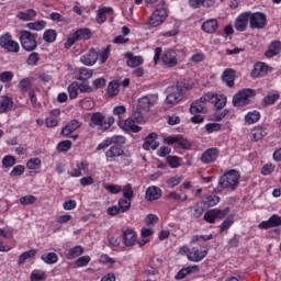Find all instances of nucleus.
Masks as SVG:
<instances>
[{
  "instance_id": "f03ea898",
  "label": "nucleus",
  "mask_w": 281,
  "mask_h": 281,
  "mask_svg": "<svg viewBox=\"0 0 281 281\" xmlns=\"http://www.w3.org/2000/svg\"><path fill=\"white\" fill-rule=\"evenodd\" d=\"M115 124L113 116H105L101 112L92 113L89 122L90 128H98V131H109Z\"/></svg>"
},
{
  "instance_id": "c85d7f7f",
  "label": "nucleus",
  "mask_w": 281,
  "mask_h": 281,
  "mask_svg": "<svg viewBox=\"0 0 281 281\" xmlns=\"http://www.w3.org/2000/svg\"><path fill=\"white\" fill-rule=\"evenodd\" d=\"M190 113L191 115H196L199 113L205 115V113H207V105H204L199 101H194L190 106Z\"/></svg>"
},
{
  "instance_id": "a19ab883",
  "label": "nucleus",
  "mask_w": 281,
  "mask_h": 281,
  "mask_svg": "<svg viewBox=\"0 0 281 281\" xmlns=\"http://www.w3.org/2000/svg\"><path fill=\"white\" fill-rule=\"evenodd\" d=\"M205 212V202H198L193 206V217L201 218Z\"/></svg>"
},
{
  "instance_id": "79ce46f5",
  "label": "nucleus",
  "mask_w": 281,
  "mask_h": 281,
  "mask_svg": "<svg viewBox=\"0 0 281 281\" xmlns=\"http://www.w3.org/2000/svg\"><path fill=\"white\" fill-rule=\"evenodd\" d=\"M47 25V22L44 20H38L36 22H31L26 24V27L29 30H34L35 32H41V30H45V26Z\"/></svg>"
},
{
  "instance_id": "c03bdc74",
  "label": "nucleus",
  "mask_w": 281,
  "mask_h": 281,
  "mask_svg": "<svg viewBox=\"0 0 281 281\" xmlns=\"http://www.w3.org/2000/svg\"><path fill=\"white\" fill-rule=\"evenodd\" d=\"M234 225V215L226 217L223 223L220 225V234H223L226 229H229Z\"/></svg>"
},
{
  "instance_id": "6ab92c4d",
  "label": "nucleus",
  "mask_w": 281,
  "mask_h": 281,
  "mask_svg": "<svg viewBox=\"0 0 281 281\" xmlns=\"http://www.w3.org/2000/svg\"><path fill=\"white\" fill-rule=\"evenodd\" d=\"M157 133H150L144 140V150H148L149 148H151V150H157V148H159V142H157Z\"/></svg>"
},
{
  "instance_id": "1a4fd4ad",
  "label": "nucleus",
  "mask_w": 281,
  "mask_h": 281,
  "mask_svg": "<svg viewBox=\"0 0 281 281\" xmlns=\"http://www.w3.org/2000/svg\"><path fill=\"white\" fill-rule=\"evenodd\" d=\"M166 9H156L149 18V25H151V27H159V25L166 21Z\"/></svg>"
},
{
  "instance_id": "680f3d73",
  "label": "nucleus",
  "mask_w": 281,
  "mask_h": 281,
  "mask_svg": "<svg viewBox=\"0 0 281 281\" xmlns=\"http://www.w3.org/2000/svg\"><path fill=\"white\" fill-rule=\"evenodd\" d=\"M32 87V81L30 78H24L19 82V89L21 91H29V89Z\"/></svg>"
},
{
  "instance_id": "412c9836",
  "label": "nucleus",
  "mask_w": 281,
  "mask_h": 281,
  "mask_svg": "<svg viewBox=\"0 0 281 281\" xmlns=\"http://www.w3.org/2000/svg\"><path fill=\"white\" fill-rule=\"evenodd\" d=\"M125 58L127 59L126 65L127 67H139L140 65H144V57L142 56H135V54L127 52L125 53Z\"/></svg>"
},
{
  "instance_id": "5fc2aeb1",
  "label": "nucleus",
  "mask_w": 281,
  "mask_h": 281,
  "mask_svg": "<svg viewBox=\"0 0 281 281\" xmlns=\"http://www.w3.org/2000/svg\"><path fill=\"white\" fill-rule=\"evenodd\" d=\"M212 102L215 103V108L221 110V109H224L225 104H227V98L225 97H216L214 95Z\"/></svg>"
},
{
  "instance_id": "a878e982",
  "label": "nucleus",
  "mask_w": 281,
  "mask_h": 281,
  "mask_svg": "<svg viewBox=\"0 0 281 281\" xmlns=\"http://www.w3.org/2000/svg\"><path fill=\"white\" fill-rule=\"evenodd\" d=\"M80 121L72 120L70 121L66 126L61 128V135H65V137H68V135H71L74 131H77V128H80Z\"/></svg>"
},
{
  "instance_id": "8fccbe9b",
  "label": "nucleus",
  "mask_w": 281,
  "mask_h": 281,
  "mask_svg": "<svg viewBox=\"0 0 281 281\" xmlns=\"http://www.w3.org/2000/svg\"><path fill=\"white\" fill-rule=\"evenodd\" d=\"M57 33L54 30H47L43 34L45 43H54L56 41Z\"/></svg>"
},
{
  "instance_id": "bb28decb",
  "label": "nucleus",
  "mask_w": 281,
  "mask_h": 281,
  "mask_svg": "<svg viewBox=\"0 0 281 281\" xmlns=\"http://www.w3.org/2000/svg\"><path fill=\"white\" fill-rule=\"evenodd\" d=\"M280 52H281V43L276 41L269 45L268 50L265 53V56L266 58H273V56H278Z\"/></svg>"
},
{
  "instance_id": "7c9ffc66",
  "label": "nucleus",
  "mask_w": 281,
  "mask_h": 281,
  "mask_svg": "<svg viewBox=\"0 0 281 281\" xmlns=\"http://www.w3.org/2000/svg\"><path fill=\"white\" fill-rule=\"evenodd\" d=\"M113 8L111 7H103L97 11V22L104 23L106 21V14H112Z\"/></svg>"
},
{
  "instance_id": "f8f14e48",
  "label": "nucleus",
  "mask_w": 281,
  "mask_h": 281,
  "mask_svg": "<svg viewBox=\"0 0 281 281\" xmlns=\"http://www.w3.org/2000/svg\"><path fill=\"white\" fill-rule=\"evenodd\" d=\"M221 154V150L216 147H212L206 149L202 156H201V161L202 164H214L216 159H218V155Z\"/></svg>"
},
{
  "instance_id": "e2e57ef3",
  "label": "nucleus",
  "mask_w": 281,
  "mask_h": 281,
  "mask_svg": "<svg viewBox=\"0 0 281 281\" xmlns=\"http://www.w3.org/2000/svg\"><path fill=\"white\" fill-rule=\"evenodd\" d=\"M131 119L136 123V124H142V122H144V113L142 112V110L135 111Z\"/></svg>"
},
{
  "instance_id": "9d476101",
  "label": "nucleus",
  "mask_w": 281,
  "mask_h": 281,
  "mask_svg": "<svg viewBox=\"0 0 281 281\" xmlns=\"http://www.w3.org/2000/svg\"><path fill=\"white\" fill-rule=\"evenodd\" d=\"M161 63L166 67H177L179 60L177 59V53L173 49L166 50L161 56Z\"/></svg>"
},
{
  "instance_id": "052dcab7",
  "label": "nucleus",
  "mask_w": 281,
  "mask_h": 281,
  "mask_svg": "<svg viewBox=\"0 0 281 281\" xmlns=\"http://www.w3.org/2000/svg\"><path fill=\"white\" fill-rule=\"evenodd\" d=\"M41 60V55L38 53H32L29 57H27V65L34 66L37 65L38 61Z\"/></svg>"
},
{
  "instance_id": "0e129e2a",
  "label": "nucleus",
  "mask_w": 281,
  "mask_h": 281,
  "mask_svg": "<svg viewBox=\"0 0 281 281\" xmlns=\"http://www.w3.org/2000/svg\"><path fill=\"white\" fill-rule=\"evenodd\" d=\"M23 172H25V167L22 165H18L10 172V177H21V175H23Z\"/></svg>"
},
{
  "instance_id": "4c0bfd02",
  "label": "nucleus",
  "mask_w": 281,
  "mask_h": 281,
  "mask_svg": "<svg viewBox=\"0 0 281 281\" xmlns=\"http://www.w3.org/2000/svg\"><path fill=\"white\" fill-rule=\"evenodd\" d=\"M260 121V112L258 111H252V112H248L246 115H245V122L246 124H256V122H259Z\"/></svg>"
},
{
  "instance_id": "c9c22d12",
  "label": "nucleus",
  "mask_w": 281,
  "mask_h": 281,
  "mask_svg": "<svg viewBox=\"0 0 281 281\" xmlns=\"http://www.w3.org/2000/svg\"><path fill=\"white\" fill-rule=\"evenodd\" d=\"M280 100V93L276 92H269L262 100V106L267 108V106H271L272 104H276V101Z\"/></svg>"
},
{
  "instance_id": "37998d69",
  "label": "nucleus",
  "mask_w": 281,
  "mask_h": 281,
  "mask_svg": "<svg viewBox=\"0 0 281 281\" xmlns=\"http://www.w3.org/2000/svg\"><path fill=\"white\" fill-rule=\"evenodd\" d=\"M16 165V157L12 155H7L2 158L3 168H12Z\"/></svg>"
},
{
  "instance_id": "dca6fc26",
  "label": "nucleus",
  "mask_w": 281,
  "mask_h": 281,
  "mask_svg": "<svg viewBox=\"0 0 281 281\" xmlns=\"http://www.w3.org/2000/svg\"><path fill=\"white\" fill-rule=\"evenodd\" d=\"M269 71V66L267 64L259 61L255 64L254 69L250 74L251 78H265Z\"/></svg>"
},
{
  "instance_id": "ea45409f",
  "label": "nucleus",
  "mask_w": 281,
  "mask_h": 281,
  "mask_svg": "<svg viewBox=\"0 0 281 281\" xmlns=\"http://www.w3.org/2000/svg\"><path fill=\"white\" fill-rule=\"evenodd\" d=\"M38 251L36 249H31L29 251H24L19 256L18 265H25V260H30V258H34Z\"/></svg>"
},
{
  "instance_id": "f257e3e1",
  "label": "nucleus",
  "mask_w": 281,
  "mask_h": 281,
  "mask_svg": "<svg viewBox=\"0 0 281 281\" xmlns=\"http://www.w3.org/2000/svg\"><path fill=\"white\" fill-rule=\"evenodd\" d=\"M238 186H240V173L233 169L220 177L217 190H231L234 192Z\"/></svg>"
},
{
  "instance_id": "f3484780",
  "label": "nucleus",
  "mask_w": 281,
  "mask_h": 281,
  "mask_svg": "<svg viewBox=\"0 0 281 281\" xmlns=\"http://www.w3.org/2000/svg\"><path fill=\"white\" fill-rule=\"evenodd\" d=\"M150 106H155V101H153V97L145 95L138 99L137 101V110L144 111L148 113L150 111Z\"/></svg>"
},
{
  "instance_id": "864d4df0",
  "label": "nucleus",
  "mask_w": 281,
  "mask_h": 281,
  "mask_svg": "<svg viewBox=\"0 0 281 281\" xmlns=\"http://www.w3.org/2000/svg\"><path fill=\"white\" fill-rule=\"evenodd\" d=\"M167 164H169V166L172 169L179 168V166H181V158H179L177 156H168L167 157Z\"/></svg>"
},
{
  "instance_id": "39448f33",
  "label": "nucleus",
  "mask_w": 281,
  "mask_h": 281,
  "mask_svg": "<svg viewBox=\"0 0 281 281\" xmlns=\"http://www.w3.org/2000/svg\"><path fill=\"white\" fill-rule=\"evenodd\" d=\"M248 20L251 30H265L267 27V15L262 12L248 11Z\"/></svg>"
},
{
  "instance_id": "13d9d810",
  "label": "nucleus",
  "mask_w": 281,
  "mask_h": 281,
  "mask_svg": "<svg viewBox=\"0 0 281 281\" xmlns=\"http://www.w3.org/2000/svg\"><path fill=\"white\" fill-rule=\"evenodd\" d=\"M40 167H41L40 158H33L26 162V168H29V170H37V168Z\"/></svg>"
},
{
  "instance_id": "774afa93",
  "label": "nucleus",
  "mask_w": 281,
  "mask_h": 281,
  "mask_svg": "<svg viewBox=\"0 0 281 281\" xmlns=\"http://www.w3.org/2000/svg\"><path fill=\"white\" fill-rule=\"evenodd\" d=\"M206 133H216L221 131V124L218 123H209L205 125Z\"/></svg>"
},
{
  "instance_id": "c756f323",
  "label": "nucleus",
  "mask_w": 281,
  "mask_h": 281,
  "mask_svg": "<svg viewBox=\"0 0 281 281\" xmlns=\"http://www.w3.org/2000/svg\"><path fill=\"white\" fill-rule=\"evenodd\" d=\"M109 98L120 95V82L117 80L110 81L106 88Z\"/></svg>"
},
{
  "instance_id": "ddd939ff",
  "label": "nucleus",
  "mask_w": 281,
  "mask_h": 281,
  "mask_svg": "<svg viewBox=\"0 0 281 281\" xmlns=\"http://www.w3.org/2000/svg\"><path fill=\"white\" fill-rule=\"evenodd\" d=\"M247 25H249V13L248 11L239 14L234 23V27L237 32H246Z\"/></svg>"
},
{
  "instance_id": "0eeeda50",
  "label": "nucleus",
  "mask_w": 281,
  "mask_h": 281,
  "mask_svg": "<svg viewBox=\"0 0 281 281\" xmlns=\"http://www.w3.org/2000/svg\"><path fill=\"white\" fill-rule=\"evenodd\" d=\"M227 214H229V207L224 210L211 209L204 213V221H206V223H216V221L225 218Z\"/></svg>"
},
{
  "instance_id": "4d7b16f0",
  "label": "nucleus",
  "mask_w": 281,
  "mask_h": 281,
  "mask_svg": "<svg viewBox=\"0 0 281 281\" xmlns=\"http://www.w3.org/2000/svg\"><path fill=\"white\" fill-rule=\"evenodd\" d=\"M123 192V196L124 199L131 200L134 196V192H133V186L131 184H126L123 187V189H121Z\"/></svg>"
},
{
  "instance_id": "69168bd1",
  "label": "nucleus",
  "mask_w": 281,
  "mask_h": 281,
  "mask_svg": "<svg viewBox=\"0 0 281 281\" xmlns=\"http://www.w3.org/2000/svg\"><path fill=\"white\" fill-rule=\"evenodd\" d=\"M12 78H14V74H12V71H4L0 74V82H12Z\"/></svg>"
},
{
  "instance_id": "5701e85b",
  "label": "nucleus",
  "mask_w": 281,
  "mask_h": 281,
  "mask_svg": "<svg viewBox=\"0 0 281 281\" xmlns=\"http://www.w3.org/2000/svg\"><path fill=\"white\" fill-rule=\"evenodd\" d=\"M202 30L205 34H216L218 30V20L210 19L202 23Z\"/></svg>"
},
{
  "instance_id": "de8ad7c7",
  "label": "nucleus",
  "mask_w": 281,
  "mask_h": 281,
  "mask_svg": "<svg viewBox=\"0 0 281 281\" xmlns=\"http://www.w3.org/2000/svg\"><path fill=\"white\" fill-rule=\"evenodd\" d=\"M78 91H80L78 82L75 81L68 86V93L70 100H75V98H78Z\"/></svg>"
},
{
  "instance_id": "6e6552de",
  "label": "nucleus",
  "mask_w": 281,
  "mask_h": 281,
  "mask_svg": "<svg viewBox=\"0 0 281 281\" xmlns=\"http://www.w3.org/2000/svg\"><path fill=\"white\" fill-rule=\"evenodd\" d=\"M167 93H168L166 98L167 104H178V102H181L183 90L179 85H176L167 88Z\"/></svg>"
},
{
  "instance_id": "58836bf2",
  "label": "nucleus",
  "mask_w": 281,
  "mask_h": 281,
  "mask_svg": "<svg viewBox=\"0 0 281 281\" xmlns=\"http://www.w3.org/2000/svg\"><path fill=\"white\" fill-rule=\"evenodd\" d=\"M41 259L46 265H56L58 262V255L56 252H47L42 255Z\"/></svg>"
},
{
  "instance_id": "9b49d317",
  "label": "nucleus",
  "mask_w": 281,
  "mask_h": 281,
  "mask_svg": "<svg viewBox=\"0 0 281 281\" xmlns=\"http://www.w3.org/2000/svg\"><path fill=\"white\" fill-rule=\"evenodd\" d=\"M119 126L127 133H139V131H142V127L137 126V123L132 117L120 120Z\"/></svg>"
},
{
  "instance_id": "2eb2a0df",
  "label": "nucleus",
  "mask_w": 281,
  "mask_h": 281,
  "mask_svg": "<svg viewBox=\"0 0 281 281\" xmlns=\"http://www.w3.org/2000/svg\"><path fill=\"white\" fill-rule=\"evenodd\" d=\"M281 226V216L278 214H273L269 217L268 221H262L258 227L259 229H271L273 227H280Z\"/></svg>"
},
{
  "instance_id": "20e7f679",
  "label": "nucleus",
  "mask_w": 281,
  "mask_h": 281,
  "mask_svg": "<svg viewBox=\"0 0 281 281\" xmlns=\"http://www.w3.org/2000/svg\"><path fill=\"white\" fill-rule=\"evenodd\" d=\"M19 41L21 43L22 49L25 52H34V49L38 47V43L36 42V34L30 31H21Z\"/></svg>"
},
{
  "instance_id": "49530a36",
  "label": "nucleus",
  "mask_w": 281,
  "mask_h": 281,
  "mask_svg": "<svg viewBox=\"0 0 281 281\" xmlns=\"http://www.w3.org/2000/svg\"><path fill=\"white\" fill-rule=\"evenodd\" d=\"M119 209H120L121 214L128 212L131 210V200L120 199L119 200Z\"/></svg>"
},
{
  "instance_id": "423d86ee",
  "label": "nucleus",
  "mask_w": 281,
  "mask_h": 281,
  "mask_svg": "<svg viewBox=\"0 0 281 281\" xmlns=\"http://www.w3.org/2000/svg\"><path fill=\"white\" fill-rule=\"evenodd\" d=\"M0 47L8 50L10 54H19L21 50V45H19V42L12 40V35L10 33H5L0 36Z\"/></svg>"
},
{
  "instance_id": "603ef678",
  "label": "nucleus",
  "mask_w": 281,
  "mask_h": 281,
  "mask_svg": "<svg viewBox=\"0 0 281 281\" xmlns=\"http://www.w3.org/2000/svg\"><path fill=\"white\" fill-rule=\"evenodd\" d=\"M36 201H37V198L34 195H24L20 198L21 205H34Z\"/></svg>"
},
{
  "instance_id": "4be33fe9",
  "label": "nucleus",
  "mask_w": 281,
  "mask_h": 281,
  "mask_svg": "<svg viewBox=\"0 0 281 281\" xmlns=\"http://www.w3.org/2000/svg\"><path fill=\"white\" fill-rule=\"evenodd\" d=\"M123 243L125 247H133L137 243V233L133 229H126L123 232Z\"/></svg>"
},
{
  "instance_id": "4468645a",
  "label": "nucleus",
  "mask_w": 281,
  "mask_h": 281,
  "mask_svg": "<svg viewBox=\"0 0 281 281\" xmlns=\"http://www.w3.org/2000/svg\"><path fill=\"white\" fill-rule=\"evenodd\" d=\"M105 157H106L108 161H115V158H117V157H131V155H126L124 153V149H122V146L113 145L105 153Z\"/></svg>"
},
{
  "instance_id": "338daca9",
  "label": "nucleus",
  "mask_w": 281,
  "mask_h": 281,
  "mask_svg": "<svg viewBox=\"0 0 281 281\" xmlns=\"http://www.w3.org/2000/svg\"><path fill=\"white\" fill-rule=\"evenodd\" d=\"M89 262H91V257L89 256H82L76 260L77 267H87Z\"/></svg>"
},
{
  "instance_id": "cd10ccee",
  "label": "nucleus",
  "mask_w": 281,
  "mask_h": 281,
  "mask_svg": "<svg viewBox=\"0 0 281 281\" xmlns=\"http://www.w3.org/2000/svg\"><path fill=\"white\" fill-rule=\"evenodd\" d=\"M36 10L34 9H29L26 11H20L16 14V18L20 21H34V19H36Z\"/></svg>"
},
{
  "instance_id": "3c124183",
  "label": "nucleus",
  "mask_w": 281,
  "mask_h": 281,
  "mask_svg": "<svg viewBox=\"0 0 281 281\" xmlns=\"http://www.w3.org/2000/svg\"><path fill=\"white\" fill-rule=\"evenodd\" d=\"M168 199H172V201H177L179 203L181 201L182 202L188 201V195H186V193L183 192H180V193L171 192L168 194Z\"/></svg>"
},
{
  "instance_id": "6e6d98bb",
  "label": "nucleus",
  "mask_w": 281,
  "mask_h": 281,
  "mask_svg": "<svg viewBox=\"0 0 281 281\" xmlns=\"http://www.w3.org/2000/svg\"><path fill=\"white\" fill-rule=\"evenodd\" d=\"M41 280H45V271L33 270L31 273V281H41Z\"/></svg>"
},
{
  "instance_id": "aec40b11",
  "label": "nucleus",
  "mask_w": 281,
  "mask_h": 281,
  "mask_svg": "<svg viewBox=\"0 0 281 281\" xmlns=\"http://www.w3.org/2000/svg\"><path fill=\"white\" fill-rule=\"evenodd\" d=\"M205 256H207V250H199L198 248H192L187 254L188 260L191 262H201Z\"/></svg>"
},
{
  "instance_id": "a18cd8bd",
  "label": "nucleus",
  "mask_w": 281,
  "mask_h": 281,
  "mask_svg": "<svg viewBox=\"0 0 281 281\" xmlns=\"http://www.w3.org/2000/svg\"><path fill=\"white\" fill-rule=\"evenodd\" d=\"M93 76V70L89 69V68H80L79 69V78L78 80H89V78H91Z\"/></svg>"
},
{
  "instance_id": "bf43d9fd",
  "label": "nucleus",
  "mask_w": 281,
  "mask_h": 281,
  "mask_svg": "<svg viewBox=\"0 0 281 281\" xmlns=\"http://www.w3.org/2000/svg\"><path fill=\"white\" fill-rule=\"evenodd\" d=\"M177 144L179 148H183L184 150L192 148V144L190 143V140L183 137H178Z\"/></svg>"
},
{
  "instance_id": "e433bc0d",
  "label": "nucleus",
  "mask_w": 281,
  "mask_h": 281,
  "mask_svg": "<svg viewBox=\"0 0 281 281\" xmlns=\"http://www.w3.org/2000/svg\"><path fill=\"white\" fill-rule=\"evenodd\" d=\"M77 41H89L91 38V30L89 29H79L75 32Z\"/></svg>"
},
{
  "instance_id": "f704fd0d",
  "label": "nucleus",
  "mask_w": 281,
  "mask_h": 281,
  "mask_svg": "<svg viewBox=\"0 0 281 281\" xmlns=\"http://www.w3.org/2000/svg\"><path fill=\"white\" fill-rule=\"evenodd\" d=\"M194 271H199V266H191V267L181 269L176 274V280H183V278H188V276H190V273H194Z\"/></svg>"
},
{
  "instance_id": "2f4dec72",
  "label": "nucleus",
  "mask_w": 281,
  "mask_h": 281,
  "mask_svg": "<svg viewBox=\"0 0 281 281\" xmlns=\"http://www.w3.org/2000/svg\"><path fill=\"white\" fill-rule=\"evenodd\" d=\"M82 254H85V248H82V246H75L68 250L66 258L67 260H74L82 256Z\"/></svg>"
},
{
  "instance_id": "09e8293b",
  "label": "nucleus",
  "mask_w": 281,
  "mask_h": 281,
  "mask_svg": "<svg viewBox=\"0 0 281 281\" xmlns=\"http://www.w3.org/2000/svg\"><path fill=\"white\" fill-rule=\"evenodd\" d=\"M72 143L71 140H61L57 145L58 153H67L71 149Z\"/></svg>"
},
{
  "instance_id": "7ed1b4c3",
  "label": "nucleus",
  "mask_w": 281,
  "mask_h": 281,
  "mask_svg": "<svg viewBox=\"0 0 281 281\" xmlns=\"http://www.w3.org/2000/svg\"><path fill=\"white\" fill-rule=\"evenodd\" d=\"M256 97V90L244 88L239 90L233 97V106L241 108V106H249L251 104V99Z\"/></svg>"
},
{
  "instance_id": "473e14b6",
  "label": "nucleus",
  "mask_w": 281,
  "mask_h": 281,
  "mask_svg": "<svg viewBox=\"0 0 281 281\" xmlns=\"http://www.w3.org/2000/svg\"><path fill=\"white\" fill-rule=\"evenodd\" d=\"M12 106H14V101L10 97H4L0 102V114L8 113V111H12Z\"/></svg>"
},
{
  "instance_id": "b1692460",
  "label": "nucleus",
  "mask_w": 281,
  "mask_h": 281,
  "mask_svg": "<svg viewBox=\"0 0 281 281\" xmlns=\"http://www.w3.org/2000/svg\"><path fill=\"white\" fill-rule=\"evenodd\" d=\"M222 80L227 85V87H234L236 80V71L232 68H227L222 74Z\"/></svg>"
},
{
  "instance_id": "a211bd4d",
  "label": "nucleus",
  "mask_w": 281,
  "mask_h": 281,
  "mask_svg": "<svg viewBox=\"0 0 281 281\" xmlns=\"http://www.w3.org/2000/svg\"><path fill=\"white\" fill-rule=\"evenodd\" d=\"M80 61L87 67L95 65L98 63V52L91 48L88 54L81 56Z\"/></svg>"
},
{
  "instance_id": "72a5a7b5",
  "label": "nucleus",
  "mask_w": 281,
  "mask_h": 281,
  "mask_svg": "<svg viewBox=\"0 0 281 281\" xmlns=\"http://www.w3.org/2000/svg\"><path fill=\"white\" fill-rule=\"evenodd\" d=\"M262 137H267V130H265V127L257 126L251 131L252 142H260Z\"/></svg>"
},
{
  "instance_id": "393cba45",
  "label": "nucleus",
  "mask_w": 281,
  "mask_h": 281,
  "mask_svg": "<svg viewBox=\"0 0 281 281\" xmlns=\"http://www.w3.org/2000/svg\"><path fill=\"white\" fill-rule=\"evenodd\" d=\"M146 201H158L161 199V189L159 187H149L145 192Z\"/></svg>"
}]
</instances>
